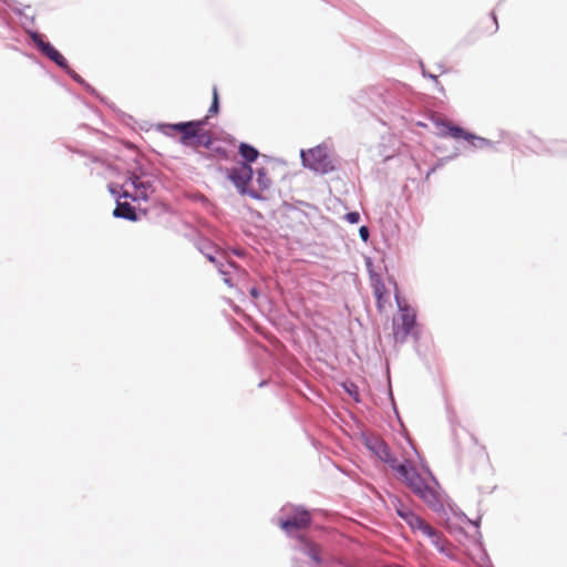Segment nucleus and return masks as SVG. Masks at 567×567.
Segmentation results:
<instances>
[{"label": "nucleus", "mask_w": 567, "mask_h": 567, "mask_svg": "<svg viewBox=\"0 0 567 567\" xmlns=\"http://www.w3.org/2000/svg\"><path fill=\"white\" fill-rule=\"evenodd\" d=\"M208 116L198 121L181 122L176 124H161V131L171 135L169 131H176L181 133L179 142L184 146H190L198 148L204 146L208 148L212 144V134L209 131L204 130Z\"/></svg>", "instance_id": "nucleus-1"}, {"label": "nucleus", "mask_w": 567, "mask_h": 567, "mask_svg": "<svg viewBox=\"0 0 567 567\" xmlns=\"http://www.w3.org/2000/svg\"><path fill=\"white\" fill-rule=\"evenodd\" d=\"M395 471L405 485L427 505L435 506L439 503L436 491L427 485L413 466L406 463L399 464Z\"/></svg>", "instance_id": "nucleus-2"}, {"label": "nucleus", "mask_w": 567, "mask_h": 567, "mask_svg": "<svg viewBox=\"0 0 567 567\" xmlns=\"http://www.w3.org/2000/svg\"><path fill=\"white\" fill-rule=\"evenodd\" d=\"M301 158L306 167H309L317 173L326 174L333 169L332 162L326 147L317 146L307 152L302 151Z\"/></svg>", "instance_id": "nucleus-3"}, {"label": "nucleus", "mask_w": 567, "mask_h": 567, "mask_svg": "<svg viewBox=\"0 0 567 567\" xmlns=\"http://www.w3.org/2000/svg\"><path fill=\"white\" fill-rule=\"evenodd\" d=\"M228 178L241 194H248L252 198L257 199L261 198L260 194L256 190L247 189V185L252 178V168L248 164L241 163L239 166L230 168L228 171Z\"/></svg>", "instance_id": "nucleus-4"}, {"label": "nucleus", "mask_w": 567, "mask_h": 567, "mask_svg": "<svg viewBox=\"0 0 567 567\" xmlns=\"http://www.w3.org/2000/svg\"><path fill=\"white\" fill-rule=\"evenodd\" d=\"M311 523V515L308 511L293 508L286 518L279 519V526L288 534L307 528Z\"/></svg>", "instance_id": "nucleus-5"}, {"label": "nucleus", "mask_w": 567, "mask_h": 567, "mask_svg": "<svg viewBox=\"0 0 567 567\" xmlns=\"http://www.w3.org/2000/svg\"><path fill=\"white\" fill-rule=\"evenodd\" d=\"M416 315L410 307L401 308L399 322H394L393 337L395 341L403 342L410 333H412L415 326Z\"/></svg>", "instance_id": "nucleus-6"}, {"label": "nucleus", "mask_w": 567, "mask_h": 567, "mask_svg": "<svg viewBox=\"0 0 567 567\" xmlns=\"http://www.w3.org/2000/svg\"><path fill=\"white\" fill-rule=\"evenodd\" d=\"M392 505L396 514L411 527L412 530H422L423 526L427 523L415 515L408 506H405L399 498L392 499Z\"/></svg>", "instance_id": "nucleus-7"}, {"label": "nucleus", "mask_w": 567, "mask_h": 567, "mask_svg": "<svg viewBox=\"0 0 567 567\" xmlns=\"http://www.w3.org/2000/svg\"><path fill=\"white\" fill-rule=\"evenodd\" d=\"M421 533L426 536L431 543L437 548L439 551L451 555V544L450 542L442 535L441 532L433 528L431 525L426 524L423 526Z\"/></svg>", "instance_id": "nucleus-8"}, {"label": "nucleus", "mask_w": 567, "mask_h": 567, "mask_svg": "<svg viewBox=\"0 0 567 567\" xmlns=\"http://www.w3.org/2000/svg\"><path fill=\"white\" fill-rule=\"evenodd\" d=\"M439 127V134L443 137H452L454 140H470V137H473V134L467 133L464 128L461 126L454 125L451 122L443 121L437 124Z\"/></svg>", "instance_id": "nucleus-9"}, {"label": "nucleus", "mask_w": 567, "mask_h": 567, "mask_svg": "<svg viewBox=\"0 0 567 567\" xmlns=\"http://www.w3.org/2000/svg\"><path fill=\"white\" fill-rule=\"evenodd\" d=\"M370 281L373 289V295L377 299V306L379 309H382L383 302H385L388 299V290L385 285L381 276L372 271H370Z\"/></svg>", "instance_id": "nucleus-10"}, {"label": "nucleus", "mask_w": 567, "mask_h": 567, "mask_svg": "<svg viewBox=\"0 0 567 567\" xmlns=\"http://www.w3.org/2000/svg\"><path fill=\"white\" fill-rule=\"evenodd\" d=\"M131 184L135 189L134 196L130 195L127 190H124L121 197H132L134 200L136 199H144L146 200L148 198V190L151 188V185L148 183H144L140 179L138 176L133 175L131 178Z\"/></svg>", "instance_id": "nucleus-11"}, {"label": "nucleus", "mask_w": 567, "mask_h": 567, "mask_svg": "<svg viewBox=\"0 0 567 567\" xmlns=\"http://www.w3.org/2000/svg\"><path fill=\"white\" fill-rule=\"evenodd\" d=\"M41 52L56 65L68 71L69 73H72L66 59L50 42L48 44H43V50Z\"/></svg>", "instance_id": "nucleus-12"}, {"label": "nucleus", "mask_w": 567, "mask_h": 567, "mask_svg": "<svg viewBox=\"0 0 567 567\" xmlns=\"http://www.w3.org/2000/svg\"><path fill=\"white\" fill-rule=\"evenodd\" d=\"M113 215L117 218H124L132 221L137 220L134 207H132L127 202L117 200Z\"/></svg>", "instance_id": "nucleus-13"}, {"label": "nucleus", "mask_w": 567, "mask_h": 567, "mask_svg": "<svg viewBox=\"0 0 567 567\" xmlns=\"http://www.w3.org/2000/svg\"><path fill=\"white\" fill-rule=\"evenodd\" d=\"M375 452L378 456L385 463L390 464V466L395 470L399 465L396 460L392 457L389 446L384 442H378L375 445Z\"/></svg>", "instance_id": "nucleus-14"}, {"label": "nucleus", "mask_w": 567, "mask_h": 567, "mask_svg": "<svg viewBox=\"0 0 567 567\" xmlns=\"http://www.w3.org/2000/svg\"><path fill=\"white\" fill-rule=\"evenodd\" d=\"M239 153L248 163L255 162L259 155L255 147L245 143L240 144Z\"/></svg>", "instance_id": "nucleus-15"}, {"label": "nucleus", "mask_w": 567, "mask_h": 567, "mask_svg": "<svg viewBox=\"0 0 567 567\" xmlns=\"http://www.w3.org/2000/svg\"><path fill=\"white\" fill-rule=\"evenodd\" d=\"M256 182L258 184L260 192L269 189V187L271 186V179L268 177L266 168H259L257 171Z\"/></svg>", "instance_id": "nucleus-16"}, {"label": "nucleus", "mask_w": 567, "mask_h": 567, "mask_svg": "<svg viewBox=\"0 0 567 567\" xmlns=\"http://www.w3.org/2000/svg\"><path fill=\"white\" fill-rule=\"evenodd\" d=\"M219 111V99L217 87H213V102L208 110V116L216 115Z\"/></svg>", "instance_id": "nucleus-17"}, {"label": "nucleus", "mask_w": 567, "mask_h": 567, "mask_svg": "<svg viewBox=\"0 0 567 567\" xmlns=\"http://www.w3.org/2000/svg\"><path fill=\"white\" fill-rule=\"evenodd\" d=\"M473 146L475 147H480V148H484V147H491L492 146V143L491 141L484 138V137H480V136H476L473 134V137H470V140H467Z\"/></svg>", "instance_id": "nucleus-18"}, {"label": "nucleus", "mask_w": 567, "mask_h": 567, "mask_svg": "<svg viewBox=\"0 0 567 567\" xmlns=\"http://www.w3.org/2000/svg\"><path fill=\"white\" fill-rule=\"evenodd\" d=\"M308 554H309V556L311 557V559L316 564H320L321 563V558H320L321 549H320V547L318 545L310 544L309 545V549H308Z\"/></svg>", "instance_id": "nucleus-19"}, {"label": "nucleus", "mask_w": 567, "mask_h": 567, "mask_svg": "<svg viewBox=\"0 0 567 567\" xmlns=\"http://www.w3.org/2000/svg\"><path fill=\"white\" fill-rule=\"evenodd\" d=\"M31 39L33 41V43L37 44V47L42 51L43 50V44H48L49 42L44 41L43 40V37L37 32H32L31 33Z\"/></svg>", "instance_id": "nucleus-20"}, {"label": "nucleus", "mask_w": 567, "mask_h": 567, "mask_svg": "<svg viewBox=\"0 0 567 567\" xmlns=\"http://www.w3.org/2000/svg\"><path fill=\"white\" fill-rule=\"evenodd\" d=\"M346 219L350 223V224H357L359 223L360 220V215L358 212H350L346 215Z\"/></svg>", "instance_id": "nucleus-21"}, {"label": "nucleus", "mask_w": 567, "mask_h": 567, "mask_svg": "<svg viewBox=\"0 0 567 567\" xmlns=\"http://www.w3.org/2000/svg\"><path fill=\"white\" fill-rule=\"evenodd\" d=\"M360 237L363 241H367L369 239V229L367 226H361L359 229Z\"/></svg>", "instance_id": "nucleus-22"}, {"label": "nucleus", "mask_w": 567, "mask_h": 567, "mask_svg": "<svg viewBox=\"0 0 567 567\" xmlns=\"http://www.w3.org/2000/svg\"><path fill=\"white\" fill-rule=\"evenodd\" d=\"M250 293H251L255 298H257V297H258V292H257V290H256L255 288H252V289H251Z\"/></svg>", "instance_id": "nucleus-23"}, {"label": "nucleus", "mask_w": 567, "mask_h": 567, "mask_svg": "<svg viewBox=\"0 0 567 567\" xmlns=\"http://www.w3.org/2000/svg\"><path fill=\"white\" fill-rule=\"evenodd\" d=\"M431 78L435 81L437 85H440V82L437 81V78L435 75H431Z\"/></svg>", "instance_id": "nucleus-24"}, {"label": "nucleus", "mask_w": 567, "mask_h": 567, "mask_svg": "<svg viewBox=\"0 0 567 567\" xmlns=\"http://www.w3.org/2000/svg\"><path fill=\"white\" fill-rule=\"evenodd\" d=\"M225 282L230 286V281L228 278H225Z\"/></svg>", "instance_id": "nucleus-25"}]
</instances>
